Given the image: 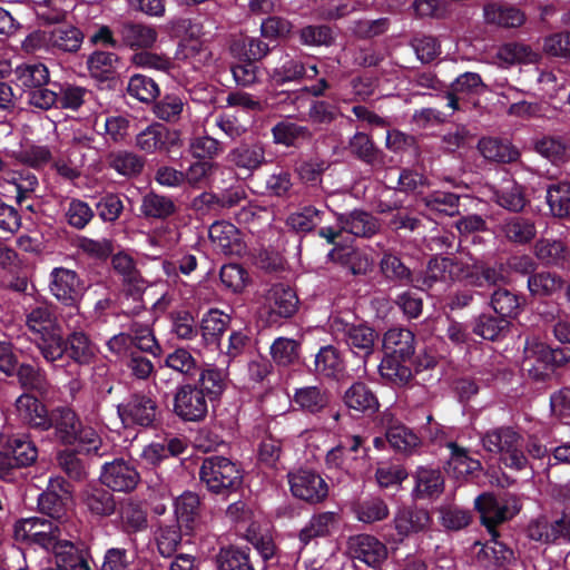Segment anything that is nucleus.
I'll use <instances>...</instances> for the list:
<instances>
[{
	"label": "nucleus",
	"instance_id": "nucleus-45",
	"mask_svg": "<svg viewBox=\"0 0 570 570\" xmlns=\"http://www.w3.org/2000/svg\"><path fill=\"white\" fill-rule=\"evenodd\" d=\"M345 404L360 412L376 410L379 402L373 392L364 383L353 384L344 395Z\"/></svg>",
	"mask_w": 570,
	"mask_h": 570
},
{
	"label": "nucleus",
	"instance_id": "nucleus-55",
	"mask_svg": "<svg viewBox=\"0 0 570 570\" xmlns=\"http://www.w3.org/2000/svg\"><path fill=\"white\" fill-rule=\"evenodd\" d=\"M294 402L302 410L316 413L324 409L328 402L326 393L318 386H306L296 390Z\"/></svg>",
	"mask_w": 570,
	"mask_h": 570
},
{
	"label": "nucleus",
	"instance_id": "nucleus-53",
	"mask_svg": "<svg viewBox=\"0 0 570 570\" xmlns=\"http://www.w3.org/2000/svg\"><path fill=\"white\" fill-rule=\"evenodd\" d=\"M534 148L537 153L556 165L563 164L569 159V147L561 138L543 137L537 140Z\"/></svg>",
	"mask_w": 570,
	"mask_h": 570
},
{
	"label": "nucleus",
	"instance_id": "nucleus-8",
	"mask_svg": "<svg viewBox=\"0 0 570 570\" xmlns=\"http://www.w3.org/2000/svg\"><path fill=\"white\" fill-rule=\"evenodd\" d=\"M559 355V351L550 348L537 338H531L525 343L522 367L534 379H543L552 371Z\"/></svg>",
	"mask_w": 570,
	"mask_h": 570
},
{
	"label": "nucleus",
	"instance_id": "nucleus-1",
	"mask_svg": "<svg viewBox=\"0 0 570 570\" xmlns=\"http://www.w3.org/2000/svg\"><path fill=\"white\" fill-rule=\"evenodd\" d=\"M502 276L495 269L483 267L463 257H434L430 259L422 277L414 281L421 289L432 287L436 282L466 281L469 285L482 287L497 284Z\"/></svg>",
	"mask_w": 570,
	"mask_h": 570
},
{
	"label": "nucleus",
	"instance_id": "nucleus-64",
	"mask_svg": "<svg viewBox=\"0 0 570 570\" xmlns=\"http://www.w3.org/2000/svg\"><path fill=\"white\" fill-rule=\"evenodd\" d=\"M217 564L219 570H254L247 552L236 548L222 549Z\"/></svg>",
	"mask_w": 570,
	"mask_h": 570
},
{
	"label": "nucleus",
	"instance_id": "nucleus-63",
	"mask_svg": "<svg viewBox=\"0 0 570 570\" xmlns=\"http://www.w3.org/2000/svg\"><path fill=\"white\" fill-rule=\"evenodd\" d=\"M482 554L493 563L495 569L508 568L513 566L517 561L514 552L504 543L497 540L495 534L491 541L485 543L482 549Z\"/></svg>",
	"mask_w": 570,
	"mask_h": 570
},
{
	"label": "nucleus",
	"instance_id": "nucleus-22",
	"mask_svg": "<svg viewBox=\"0 0 570 570\" xmlns=\"http://www.w3.org/2000/svg\"><path fill=\"white\" fill-rule=\"evenodd\" d=\"M26 325L32 334V340L60 327L52 308L45 303L26 312Z\"/></svg>",
	"mask_w": 570,
	"mask_h": 570
},
{
	"label": "nucleus",
	"instance_id": "nucleus-12",
	"mask_svg": "<svg viewBox=\"0 0 570 570\" xmlns=\"http://www.w3.org/2000/svg\"><path fill=\"white\" fill-rule=\"evenodd\" d=\"M118 415L126 426H151L157 416V404L147 395L135 394L127 402L118 405Z\"/></svg>",
	"mask_w": 570,
	"mask_h": 570
},
{
	"label": "nucleus",
	"instance_id": "nucleus-33",
	"mask_svg": "<svg viewBox=\"0 0 570 570\" xmlns=\"http://www.w3.org/2000/svg\"><path fill=\"white\" fill-rule=\"evenodd\" d=\"M509 326V320L498 314L483 313L474 320L472 331L484 340L495 341L505 335Z\"/></svg>",
	"mask_w": 570,
	"mask_h": 570
},
{
	"label": "nucleus",
	"instance_id": "nucleus-35",
	"mask_svg": "<svg viewBox=\"0 0 570 570\" xmlns=\"http://www.w3.org/2000/svg\"><path fill=\"white\" fill-rule=\"evenodd\" d=\"M55 556V561H48V566L41 570H90L88 562L75 548L73 543H62Z\"/></svg>",
	"mask_w": 570,
	"mask_h": 570
},
{
	"label": "nucleus",
	"instance_id": "nucleus-19",
	"mask_svg": "<svg viewBox=\"0 0 570 570\" xmlns=\"http://www.w3.org/2000/svg\"><path fill=\"white\" fill-rule=\"evenodd\" d=\"M50 428L55 429V434L65 444H72L77 439V431L80 421L76 413L66 406L53 409L49 415Z\"/></svg>",
	"mask_w": 570,
	"mask_h": 570
},
{
	"label": "nucleus",
	"instance_id": "nucleus-4",
	"mask_svg": "<svg viewBox=\"0 0 570 570\" xmlns=\"http://www.w3.org/2000/svg\"><path fill=\"white\" fill-rule=\"evenodd\" d=\"M200 481L217 494H225L238 488L242 481L237 465L228 458L213 455L206 458L199 470Z\"/></svg>",
	"mask_w": 570,
	"mask_h": 570
},
{
	"label": "nucleus",
	"instance_id": "nucleus-32",
	"mask_svg": "<svg viewBox=\"0 0 570 570\" xmlns=\"http://www.w3.org/2000/svg\"><path fill=\"white\" fill-rule=\"evenodd\" d=\"M139 209L145 218L166 219L177 207L170 197L150 191L142 196Z\"/></svg>",
	"mask_w": 570,
	"mask_h": 570
},
{
	"label": "nucleus",
	"instance_id": "nucleus-44",
	"mask_svg": "<svg viewBox=\"0 0 570 570\" xmlns=\"http://www.w3.org/2000/svg\"><path fill=\"white\" fill-rule=\"evenodd\" d=\"M333 262H340L354 275L365 274L371 268V262L367 256L360 250L352 248H334L328 253Z\"/></svg>",
	"mask_w": 570,
	"mask_h": 570
},
{
	"label": "nucleus",
	"instance_id": "nucleus-9",
	"mask_svg": "<svg viewBox=\"0 0 570 570\" xmlns=\"http://www.w3.org/2000/svg\"><path fill=\"white\" fill-rule=\"evenodd\" d=\"M100 481L112 491L130 492L138 485L140 475L134 464L116 459L102 465Z\"/></svg>",
	"mask_w": 570,
	"mask_h": 570
},
{
	"label": "nucleus",
	"instance_id": "nucleus-25",
	"mask_svg": "<svg viewBox=\"0 0 570 570\" xmlns=\"http://www.w3.org/2000/svg\"><path fill=\"white\" fill-rule=\"evenodd\" d=\"M341 230L353 234L357 237H371L377 233L380 224L371 214L362 210H354L338 217Z\"/></svg>",
	"mask_w": 570,
	"mask_h": 570
},
{
	"label": "nucleus",
	"instance_id": "nucleus-6",
	"mask_svg": "<svg viewBox=\"0 0 570 570\" xmlns=\"http://www.w3.org/2000/svg\"><path fill=\"white\" fill-rule=\"evenodd\" d=\"M331 330L337 338L345 341L355 355L366 360L373 354L377 334L368 325L352 324L340 316H334L331 320Z\"/></svg>",
	"mask_w": 570,
	"mask_h": 570
},
{
	"label": "nucleus",
	"instance_id": "nucleus-58",
	"mask_svg": "<svg viewBox=\"0 0 570 570\" xmlns=\"http://www.w3.org/2000/svg\"><path fill=\"white\" fill-rule=\"evenodd\" d=\"M386 439L393 449L403 453H411L420 444L417 435L400 423L387 429Z\"/></svg>",
	"mask_w": 570,
	"mask_h": 570
},
{
	"label": "nucleus",
	"instance_id": "nucleus-62",
	"mask_svg": "<svg viewBox=\"0 0 570 570\" xmlns=\"http://www.w3.org/2000/svg\"><path fill=\"white\" fill-rule=\"evenodd\" d=\"M323 213L314 206H305L291 214L286 224L296 232L307 233L313 230L322 222Z\"/></svg>",
	"mask_w": 570,
	"mask_h": 570
},
{
	"label": "nucleus",
	"instance_id": "nucleus-10",
	"mask_svg": "<svg viewBox=\"0 0 570 570\" xmlns=\"http://www.w3.org/2000/svg\"><path fill=\"white\" fill-rule=\"evenodd\" d=\"M288 482L293 495L309 503L322 502L328 494L325 480L311 470H298L289 473Z\"/></svg>",
	"mask_w": 570,
	"mask_h": 570
},
{
	"label": "nucleus",
	"instance_id": "nucleus-13",
	"mask_svg": "<svg viewBox=\"0 0 570 570\" xmlns=\"http://www.w3.org/2000/svg\"><path fill=\"white\" fill-rule=\"evenodd\" d=\"M296 309L297 297L295 292L289 287L277 284L266 293L261 314L267 315V322L276 323L279 318L291 317Z\"/></svg>",
	"mask_w": 570,
	"mask_h": 570
},
{
	"label": "nucleus",
	"instance_id": "nucleus-27",
	"mask_svg": "<svg viewBox=\"0 0 570 570\" xmlns=\"http://www.w3.org/2000/svg\"><path fill=\"white\" fill-rule=\"evenodd\" d=\"M500 233L511 243L528 244L537 235L533 220L524 216H511L500 225Z\"/></svg>",
	"mask_w": 570,
	"mask_h": 570
},
{
	"label": "nucleus",
	"instance_id": "nucleus-31",
	"mask_svg": "<svg viewBox=\"0 0 570 570\" xmlns=\"http://www.w3.org/2000/svg\"><path fill=\"white\" fill-rule=\"evenodd\" d=\"M228 159L235 166L253 171L265 163V149L259 142L244 144L233 149Z\"/></svg>",
	"mask_w": 570,
	"mask_h": 570
},
{
	"label": "nucleus",
	"instance_id": "nucleus-2",
	"mask_svg": "<svg viewBox=\"0 0 570 570\" xmlns=\"http://www.w3.org/2000/svg\"><path fill=\"white\" fill-rule=\"evenodd\" d=\"M83 32L66 20L51 28L37 30L24 40L27 50H47L51 52L75 53L83 42Z\"/></svg>",
	"mask_w": 570,
	"mask_h": 570
},
{
	"label": "nucleus",
	"instance_id": "nucleus-24",
	"mask_svg": "<svg viewBox=\"0 0 570 570\" xmlns=\"http://www.w3.org/2000/svg\"><path fill=\"white\" fill-rule=\"evenodd\" d=\"M483 13L488 23L503 28H518L525 22L524 12L509 4L489 3L484 7Z\"/></svg>",
	"mask_w": 570,
	"mask_h": 570
},
{
	"label": "nucleus",
	"instance_id": "nucleus-17",
	"mask_svg": "<svg viewBox=\"0 0 570 570\" xmlns=\"http://www.w3.org/2000/svg\"><path fill=\"white\" fill-rule=\"evenodd\" d=\"M17 414L22 422L33 429L47 431L50 429L49 415L46 406L35 396L22 394L16 401Z\"/></svg>",
	"mask_w": 570,
	"mask_h": 570
},
{
	"label": "nucleus",
	"instance_id": "nucleus-37",
	"mask_svg": "<svg viewBox=\"0 0 570 570\" xmlns=\"http://www.w3.org/2000/svg\"><path fill=\"white\" fill-rule=\"evenodd\" d=\"M185 444L180 439L171 438L163 442H153L145 446L141 453L142 460L150 465H157L169 456H176L184 452Z\"/></svg>",
	"mask_w": 570,
	"mask_h": 570
},
{
	"label": "nucleus",
	"instance_id": "nucleus-7",
	"mask_svg": "<svg viewBox=\"0 0 570 570\" xmlns=\"http://www.w3.org/2000/svg\"><path fill=\"white\" fill-rule=\"evenodd\" d=\"M362 444L363 440L357 435L352 436L346 443H340L327 452L325 458L326 468L356 474L366 455V450Z\"/></svg>",
	"mask_w": 570,
	"mask_h": 570
},
{
	"label": "nucleus",
	"instance_id": "nucleus-28",
	"mask_svg": "<svg viewBox=\"0 0 570 570\" xmlns=\"http://www.w3.org/2000/svg\"><path fill=\"white\" fill-rule=\"evenodd\" d=\"M85 165V154L77 148H67L56 158L52 157L51 167L61 178L73 181L81 175Z\"/></svg>",
	"mask_w": 570,
	"mask_h": 570
},
{
	"label": "nucleus",
	"instance_id": "nucleus-60",
	"mask_svg": "<svg viewBox=\"0 0 570 570\" xmlns=\"http://www.w3.org/2000/svg\"><path fill=\"white\" fill-rule=\"evenodd\" d=\"M118 57L114 52L94 51L87 59L89 73L97 79H107L116 69Z\"/></svg>",
	"mask_w": 570,
	"mask_h": 570
},
{
	"label": "nucleus",
	"instance_id": "nucleus-42",
	"mask_svg": "<svg viewBox=\"0 0 570 570\" xmlns=\"http://www.w3.org/2000/svg\"><path fill=\"white\" fill-rule=\"evenodd\" d=\"M497 58L501 66L509 67L515 63H533L539 55L524 43H507L498 50Z\"/></svg>",
	"mask_w": 570,
	"mask_h": 570
},
{
	"label": "nucleus",
	"instance_id": "nucleus-23",
	"mask_svg": "<svg viewBox=\"0 0 570 570\" xmlns=\"http://www.w3.org/2000/svg\"><path fill=\"white\" fill-rule=\"evenodd\" d=\"M444 490V479L438 469L419 468L415 472V499H430L439 497Z\"/></svg>",
	"mask_w": 570,
	"mask_h": 570
},
{
	"label": "nucleus",
	"instance_id": "nucleus-40",
	"mask_svg": "<svg viewBox=\"0 0 570 570\" xmlns=\"http://www.w3.org/2000/svg\"><path fill=\"white\" fill-rule=\"evenodd\" d=\"M389 507L379 497H370L358 501L354 507L356 519L363 523L382 521L389 515Z\"/></svg>",
	"mask_w": 570,
	"mask_h": 570
},
{
	"label": "nucleus",
	"instance_id": "nucleus-15",
	"mask_svg": "<svg viewBox=\"0 0 570 570\" xmlns=\"http://www.w3.org/2000/svg\"><path fill=\"white\" fill-rule=\"evenodd\" d=\"M180 145L178 131L169 130L160 124L148 126L136 137V146L145 153L166 151Z\"/></svg>",
	"mask_w": 570,
	"mask_h": 570
},
{
	"label": "nucleus",
	"instance_id": "nucleus-57",
	"mask_svg": "<svg viewBox=\"0 0 570 570\" xmlns=\"http://www.w3.org/2000/svg\"><path fill=\"white\" fill-rule=\"evenodd\" d=\"M6 181L13 188L19 204L28 198L38 187L37 176L29 170L7 173Z\"/></svg>",
	"mask_w": 570,
	"mask_h": 570
},
{
	"label": "nucleus",
	"instance_id": "nucleus-20",
	"mask_svg": "<svg viewBox=\"0 0 570 570\" xmlns=\"http://www.w3.org/2000/svg\"><path fill=\"white\" fill-rule=\"evenodd\" d=\"M209 239L213 246L225 255L238 254L242 250L239 233L228 222H216L209 227Z\"/></svg>",
	"mask_w": 570,
	"mask_h": 570
},
{
	"label": "nucleus",
	"instance_id": "nucleus-5",
	"mask_svg": "<svg viewBox=\"0 0 570 570\" xmlns=\"http://www.w3.org/2000/svg\"><path fill=\"white\" fill-rule=\"evenodd\" d=\"M482 443L487 451L499 453L507 466L515 470L525 468L528 460L523 453L522 438L512 429L492 430L482 438Z\"/></svg>",
	"mask_w": 570,
	"mask_h": 570
},
{
	"label": "nucleus",
	"instance_id": "nucleus-50",
	"mask_svg": "<svg viewBox=\"0 0 570 570\" xmlns=\"http://www.w3.org/2000/svg\"><path fill=\"white\" fill-rule=\"evenodd\" d=\"M490 303L493 312L505 320L517 316L521 308L520 298L507 288L495 289Z\"/></svg>",
	"mask_w": 570,
	"mask_h": 570
},
{
	"label": "nucleus",
	"instance_id": "nucleus-11",
	"mask_svg": "<svg viewBox=\"0 0 570 570\" xmlns=\"http://www.w3.org/2000/svg\"><path fill=\"white\" fill-rule=\"evenodd\" d=\"M208 411L207 399L196 385L185 384L174 396V412L184 421L203 420Z\"/></svg>",
	"mask_w": 570,
	"mask_h": 570
},
{
	"label": "nucleus",
	"instance_id": "nucleus-26",
	"mask_svg": "<svg viewBox=\"0 0 570 570\" xmlns=\"http://www.w3.org/2000/svg\"><path fill=\"white\" fill-rule=\"evenodd\" d=\"M118 33L125 46L135 48H149L157 40V31L150 26L136 23L131 21L122 22L118 28Z\"/></svg>",
	"mask_w": 570,
	"mask_h": 570
},
{
	"label": "nucleus",
	"instance_id": "nucleus-43",
	"mask_svg": "<svg viewBox=\"0 0 570 570\" xmlns=\"http://www.w3.org/2000/svg\"><path fill=\"white\" fill-rule=\"evenodd\" d=\"M301 344L287 337H277L271 345V356L278 366L295 365L299 361Z\"/></svg>",
	"mask_w": 570,
	"mask_h": 570
},
{
	"label": "nucleus",
	"instance_id": "nucleus-48",
	"mask_svg": "<svg viewBox=\"0 0 570 570\" xmlns=\"http://www.w3.org/2000/svg\"><path fill=\"white\" fill-rule=\"evenodd\" d=\"M273 139L275 144L284 146H295L297 141L311 137L307 127L291 121H281L272 128Z\"/></svg>",
	"mask_w": 570,
	"mask_h": 570
},
{
	"label": "nucleus",
	"instance_id": "nucleus-18",
	"mask_svg": "<svg viewBox=\"0 0 570 570\" xmlns=\"http://www.w3.org/2000/svg\"><path fill=\"white\" fill-rule=\"evenodd\" d=\"M475 507L480 512L483 524L493 535V527L505 521L515 513V510H511L501 499H497L488 493L475 499Z\"/></svg>",
	"mask_w": 570,
	"mask_h": 570
},
{
	"label": "nucleus",
	"instance_id": "nucleus-21",
	"mask_svg": "<svg viewBox=\"0 0 570 570\" xmlns=\"http://www.w3.org/2000/svg\"><path fill=\"white\" fill-rule=\"evenodd\" d=\"M385 356L407 361L414 354V334L407 328H391L383 336Z\"/></svg>",
	"mask_w": 570,
	"mask_h": 570
},
{
	"label": "nucleus",
	"instance_id": "nucleus-34",
	"mask_svg": "<svg viewBox=\"0 0 570 570\" xmlns=\"http://www.w3.org/2000/svg\"><path fill=\"white\" fill-rule=\"evenodd\" d=\"M480 154L489 160L512 163L519 158V151L509 141L495 138H482L478 145Z\"/></svg>",
	"mask_w": 570,
	"mask_h": 570
},
{
	"label": "nucleus",
	"instance_id": "nucleus-3",
	"mask_svg": "<svg viewBox=\"0 0 570 570\" xmlns=\"http://www.w3.org/2000/svg\"><path fill=\"white\" fill-rule=\"evenodd\" d=\"M65 525H60L52 520L32 517L18 521L14 525V538L17 541L35 543L53 554L62 550V543H72L62 539Z\"/></svg>",
	"mask_w": 570,
	"mask_h": 570
},
{
	"label": "nucleus",
	"instance_id": "nucleus-56",
	"mask_svg": "<svg viewBox=\"0 0 570 570\" xmlns=\"http://www.w3.org/2000/svg\"><path fill=\"white\" fill-rule=\"evenodd\" d=\"M198 391H202L210 401L218 399L226 387V375L224 371L207 368L200 373Z\"/></svg>",
	"mask_w": 570,
	"mask_h": 570
},
{
	"label": "nucleus",
	"instance_id": "nucleus-54",
	"mask_svg": "<svg viewBox=\"0 0 570 570\" xmlns=\"http://www.w3.org/2000/svg\"><path fill=\"white\" fill-rule=\"evenodd\" d=\"M69 356L80 364H88L96 355V346L82 332H73L67 340Z\"/></svg>",
	"mask_w": 570,
	"mask_h": 570
},
{
	"label": "nucleus",
	"instance_id": "nucleus-29",
	"mask_svg": "<svg viewBox=\"0 0 570 570\" xmlns=\"http://www.w3.org/2000/svg\"><path fill=\"white\" fill-rule=\"evenodd\" d=\"M430 522V514L423 509L404 508L394 518V527L401 538L425 530Z\"/></svg>",
	"mask_w": 570,
	"mask_h": 570
},
{
	"label": "nucleus",
	"instance_id": "nucleus-38",
	"mask_svg": "<svg viewBox=\"0 0 570 570\" xmlns=\"http://www.w3.org/2000/svg\"><path fill=\"white\" fill-rule=\"evenodd\" d=\"M448 449L450 450L449 472L456 479L474 474L481 469V463L470 458L465 449L453 442L448 443Z\"/></svg>",
	"mask_w": 570,
	"mask_h": 570
},
{
	"label": "nucleus",
	"instance_id": "nucleus-46",
	"mask_svg": "<svg viewBox=\"0 0 570 570\" xmlns=\"http://www.w3.org/2000/svg\"><path fill=\"white\" fill-rule=\"evenodd\" d=\"M14 73L18 83L26 89H30V91L47 85L49 81V70L42 63L19 66Z\"/></svg>",
	"mask_w": 570,
	"mask_h": 570
},
{
	"label": "nucleus",
	"instance_id": "nucleus-41",
	"mask_svg": "<svg viewBox=\"0 0 570 570\" xmlns=\"http://www.w3.org/2000/svg\"><path fill=\"white\" fill-rule=\"evenodd\" d=\"M405 362L397 356H385L379 366L381 376L393 385H406L413 375Z\"/></svg>",
	"mask_w": 570,
	"mask_h": 570
},
{
	"label": "nucleus",
	"instance_id": "nucleus-16",
	"mask_svg": "<svg viewBox=\"0 0 570 570\" xmlns=\"http://www.w3.org/2000/svg\"><path fill=\"white\" fill-rule=\"evenodd\" d=\"M351 556L368 567L377 568L387 558L386 546L370 534H358L350 538Z\"/></svg>",
	"mask_w": 570,
	"mask_h": 570
},
{
	"label": "nucleus",
	"instance_id": "nucleus-61",
	"mask_svg": "<svg viewBox=\"0 0 570 570\" xmlns=\"http://www.w3.org/2000/svg\"><path fill=\"white\" fill-rule=\"evenodd\" d=\"M199 499L195 493L186 492L175 501V514L180 527L191 529L197 517Z\"/></svg>",
	"mask_w": 570,
	"mask_h": 570
},
{
	"label": "nucleus",
	"instance_id": "nucleus-51",
	"mask_svg": "<svg viewBox=\"0 0 570 570\" xmlns=\"http://www.w3.org/2000/svg\"><path fill=\"white\" fill-rule=\"evenodd\" d=\"M547 202L554 216H570V183L562 181L549 186Z\"/></svg>",
	"mask_w": 570,
	"mask_h": 570
},
{
	"label": "nucleus",
	"instance_id": "nucleus-52",
	"mask_svg": "<svg viewBox=\"0 0 570 570\" xmlns=\"http://www.w3.org/2000/svg\"><path fill=\"white\" fill-rule=\"evenodd\" d=\"M230 322V316L224 312L213 308L202 318L200 331L205 341L218 340Z\"/></svg>",
	"mask_w": 570,
	"mask_h": 570
},
{
	"label": "nucleus",
	"instance_id": "nucleus-47",
	"mask_svg": "<svg viewBox=\"0 0 570 570\" xmlns=\"http://www.w3.org/2000/svg\"><path fill=\"white\" fill-rule=\"evenodd\" d=\"M69 501L70 498L60 495L59 492L47 490L39 497L38 504L42 513L47 514L58 524L65 525L62 518L66 515Z\"/></svg>",
	"mask_w": 570,
	"mask_h": 570
},
{
	"label": "nucleus",
	"instance_id": "nucleus-30",
	"mask_svg": "<svg viewBox=\"0 0 570 570\" xmlns=\"http://www.w3.org/2000/svg\"><path fill=\"white\" fill-rule=\"evenodd\" d=\"M336 523L337 514L335 512L325 511L314 514L299 531L298 539L302 547L307 546L315 538L330 535Z\"/></svg>",
	"mask_w": 570,
	"mask_h": 570
},
{
	"label": "nucleus",
	"instance_id": "nucleus-14",
	"mask_svg": "<svg viewBox=\"0 0 570 570\" xmlns=\"http://www.w3.org/2000/svg\"><path fill=\"white\" fill-rule=\"evenodd\" d=\"M83 283L78 274L69 268L55 267L50 273V293L60 302L71 305L83 292Z\"/></svg>",
	"mask_w": 570,
	"mask_h": 570
},
{
	"label": "nucleus",
	"instance_id": "nucleus-59",
	"mask_svg": "<svg viewBox=\"0 0 570 570\" xmlns=\"http://www.w3.org/2000/svg\"><path fill=\"white\" fill-rule=\"evenodd\" d=\"M21 164L39 169L48 165L52 160V153L45 145H27L12 155Z\"/></svg>",
	"mask_w": 570,
	"mask_h": 570
},
{
	"label": "nucleus",
	"instance_id": "nucleus-36",
	"mask_svg": "<svg viewBox=\"0 0 570 570\" xmlns=\"http://www.w3.org/2000/svg\"><path fill=\"white\" fill-rule=\"evenodd\" d=\"M33 342L42 357L49 363L61 360L67 352V341L63 338L61 326L56 331L33 338Z\"/></svg>",
	"mask_w": 570,
	"mask_h": 570
},
{
	"label": "nucleus",
	"instance_id": "nucleus-49",
	"mask_svg": "<svg viewBox=\"0 0 570 570\" xmlns=\"http://www.w3.org/2000/svg\"><path fill=\"white\" fill-rule=\"evenodd\" d=\"M110 168L125 177H132L140 174L144 168L142 159L134 153L120 150L111 153L108 157Z\"/></svg>",
	"mask_w": 570,
	"mask_h": 570
},
{
	"label": "nucleus",
	"instance_id": "nucleus-39",
	"mask_svg": "<svg viewBox=\"0 0 570 570\" xmlns=\"http://www.w3.org/2000/svg\"><path fill=\"white\" fill-rule=\"evenodd\" d=\"M7 451L17 466H28L38 456V450L28 435H13L7 442Z\"/></svg>",
	"mask_w": 570,
	"mask_h": 570
}]
</instances>
